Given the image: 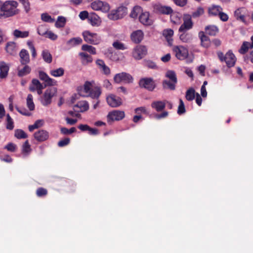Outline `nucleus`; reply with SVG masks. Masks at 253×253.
Here are the masks:
<instances>
[{"label": "nucleus", "mask_w": 253, "mask_h": 253, "mask_svg": "<svg viewBox=\"0 0 253 253\" xmlns=\"http://www.w3.org/2000/svg\"><path fill=\"white\" fill-rule=\"evenodd\" d=\"M175 57L179 60H184L186 59L189 55L188 49L182 45H175L172 48Z\"/></svg>", "instance_id": "obj_6"}, {"label": "nucleus", "mask_w": 253, "mask_h": 253, "mask_svg": "<svg viewBox=\"0 0 253 253\" xmlns=\"http://www.w3.org/2000/svg\"><path fill=\"white\" fill-rule=\"evenodd\" d=\"M6 52L10 55H14L16 53L17 47L15 42H10L7 43L5 47Z\"/></svg>", "instance_id": "obj_23"}, {"label": "nucleus", "mask_w": 253, "mask_h": 253, "mask_svg": "<svg viewBox=\"0 0 253 253\" xmlns=\"http://www.w3.org/2000/svg\"><path fill=\"white\" fill-rule=\"evenodd\" d=\"M39 75L40 79L45 83V85L54 86L57 85V81L49 77V76L45 72L43 71H40Z\"/></svg>", "instance_id": "obj_13"}, {"label": "nucleus", "mask_w": 253, "mask_h": 253, "mask_svg": "<svg viewBox=\"0 0 253 253\" xmlns=\"http://www.w3.org/2000/svg\"><path fill=\"white\" fill-rule=\"evenodd\" d=\"M60 130L61 133L64 134H69L75 132L76 129L74 127H71L70 129H68L66 127H61Z\"/></svg>", "instance_id": "obj_54"}, {"label": "nucleus", "mask_w": 253, "mask_h": 253, "mask_svg": "<svg viewBox=\"0 0 253 253\" xmlns=\"http://www.w3.org/2000/svg\"><path fill=\"white\" fill-rule=\"evenodd\" d=\"M35 139L39 142H42L47 140L49 137L48 132L45 130H40L34 134Z\"/></svg>", "instance_id": "obj_15"}, {"label": "nucleus", "mask_w": 253, "mask_h": 253, "mask_svg": "<svg viewBox=\"0 0 253 253\" xmlns=\"http://www.w3.org/2000/svg\"><path fill=\"white\" fill-rule=\"evenodd\" d=\"M31 151V145L29 144L28 140H26L22 145V153L26 156L30 153Z\"/></svg>", "instance_id": "obj_38"}, {"label": "nucleus", "mask_w": 253, "mask_h": 253, "mask_svg": "<svg viewBox=\"0 0 253 253\" xmlns=\"http://www.w3.org/2000/svg\"><path fill=\"white\" fill-rule=\"evenodd\" d=\"M13 36L16 38H26L29 36V31H22L19 30V29H15L12 32Z\"/></svg>", "instance_id": "obj_25"}, {"label": "nucleus", "mask_w": 253, "mask_h": 253, "mask_svg": "<svg viewBox=\"0 0 253 253\" xmlns=\"http://www.w3.org/2000/svg\"><path fill=\"white\" fill-rule=\"evenodd\" d=\"M65 70L62 68L60 67L57 69H54L50 70L49 74L53 77L58 78L63 76L64 74Z\"/></svg>", "instance_id": "obj_33"}, {"label": "nucleus", "mask_w": 253, "mask_h": 253, "mask_svg": "<svg viewBox=\"0 0 253 253\" xmlns=\"http://www.w3.org/2000/svg\"><path fill=\"white\" fill-rule=\"evenodd\" d=\"M204 12V9L203 8H201V7H199L198 8H197V10L195 12H194L193 13H192V16L194 17H198L201 15H202Z\"/></svg>", "instance_id": "obj_62"}, {"label": "nucleus", "mask_w": 253, "mask_h": 253, "mask_svg": "<svg viewBox=\"0 0 253 253\" xmlns=\"http://www.w3.org/2000/svg\"><path fill=\"white\" fill-rule=\"evenodd\" d=\"M70 141V139L69 138H65L63 139L60 140L58 143V145L59 147H64L67 145Z\"/></svg>", "instance_id": "obj_59"}, {"label": "nucleus", "mask_w": 253, "mask_h": 253, "mask_svg": "<svg viewBox=\"0 0 253 253\" xmlns=\"http://www.w3.org/2000/svg\"><path fill=\"white\" fill-rule=\"evenodd\" d=\"M126 14V8L124 6H120L116 10H112L108 16L110 19L115 20L122 18Z\"/></svg>", "instance_id": "obj_8"}, {"label": "nucleus", "mask_w": 253, "mask_h": 253, "mask_svg": "<svg viewBox=\"0 0 253 253\" xmlns=\"http://www.w3.org/2000/svg\"><path fill=\"white\" fill-rule=\"evenodd\" d=\"M90 7L93 10L100 11L103 13H107L110 9V6L108 2L100 0H96L92 2Z\"/></svg>", "instance_id": "obj_5"}, {"label": "nucleus", "mask_w": 253, "mask_h": 253, "mask_svg": "<svg viewBox=\"0 0 253 253\" xmlns=\"http://www.w3.org/2000/svg\"><path fill=\"white\" fill-rule=\"evenodd\" d=\"M151 107L157 112H161L165 108L166 102L162 101H155L152 103Z\"/></svg>", "instance_id": "obj_26"}, {"label": "nucleus", "mask_w": 253, "mask_h": 253, "mask_svg": "<svg viewBox=\"0 0 253 253\" xmlns=\"http://www.w3.org/2000/svg\"><path fill=\"white\" fill-rule=\"evenodd\" d=\"M166 76L169 78L171 82H174V83H176L177 79L174 72L169 71L167 72Z\"/></svg>", "instance_id": "obj_52"}, {"label": "nucleus", "mask_w": 253, "mask_h": 253, "mask_svg": "<svg viewBox=\"0 0 253 253\" xmlns=\"http://www.w3.org/2000/svg\"><path fill=\"white\" fill-rule=\"evenodd\" d=\"M42 55L43 60L47 63H50L52 61V57L48 50L45 49L42 51Z\"/></svg>", "instance_id": "obj_40"}, {"label": "nucleus", "mask_w": 253, "mask_h": 253, "mask_svg": "<svg viewBox=\"0 0 253 253\" xmlns=\"http://www.w3.org/2000/svg\"><path fill=\"white\" fill-rule=\"evenodd\" d=\"M43 86L42 84L37 79H33L32 81V84L29 87V89L31 91H35L36 89Z\"/></svg>", "instance_id": "obj_41"}, {"label": "nucleus", "mask_w": 253, "mask_h": 253, "mask_svg": "<svg viewBox=\"0 0 253 253\" xmlns=\"http://www.w3.org/2000/svg\"><path fill=\"white\" fill-rule=\"evenodd\" d=\"M142 12V8L139 6H135L132 10L130 14V16L133 18H136L138 16V14H141Z\"/></svg>", "instance_id": "obj_42"}, {"label": "nucleus", "mask_w": 253, "mask_h": 253, "mask_svg": "<svg viewBox=\"0 0 253 253\" xmlns=\"http://www.w3.org/2000/svg\"><path fill=\"white\" fill-rule=\"evenodd\" d=\"M101 94V88L98 86L93 87L91 91L87 94V96H89L93 99H98Z\"/></svg>", "instance_id": "obj_27"}, {"label": "nucleus", "mask_w": 253, "mask_h": 253, "mask_svg": "<svg viewBox=\"0 0 253 253\" xmlns=\"http://www.w3.org/2000/svg\"><path fill=\"white\" fill-rule=\"evenodd\" d=\"M23 5L24 10L26 13H28L30 10V3L28 0H18Z\"/></svg>", "instance_id": "obj_53"}, {"label": "nucleus", "mask_w": 253, "mask_h": 253, "mask_svg": "<svg viewBox=\"0 0 253 253\" xmlns=\"http://www.w3.org/2000/svg\"><path fill=\"white\" fill-rule=\"evenodd\" d=\"M174 2L177 5L181 7L185 6L187 2V0H173Z\"/></svg>", "instance_id": "obj_63"}, {"label": "nucleus", "mask_w": 253, "mask_h": 253, "mask_svg": "<svg viewBox=\"0 0 253 253\" xmlns=\"http://www.w3.org/2000/svg\"><path fill=\"white\" fill-rule=\"evenodd\" d=\"M130 38L133 42L135 43H139L144 38V33L142 31L138 30L131 33Z\"/></svg>", "instance_id": "obj_16"}, {"label": "nucleus", "mask_w": 253, "mask_h": 253, "mask_svg": "<svg viewBox=\"0 0 253 253\" xmlns=\"http://www.w3.org/2000/svg\"><path fill=\"white\" fill-rule=\"evenodd\" d=\"M48 30L43 25L40 26L37 29V32L39 35L42 36H45Z\"/></svg>", "instance_id": "obj_55"}, {"label": "nucleus", "mask_w": 253, "mask_h": 253, "mask_svg": "<svg viewBox=\"0 0 253 253\" xmlns=\"http://www.w3.org/2000/svg\"><path fill=\"white\" fill-rule=\"evenodd\" d=\"M94 84V82L93 81L92 82H88L86 81L85 82L84 85V91L85 93L86 94H88V92H89L92 88H93L92 85L93 84Z\"/></svg>", "instance_id": "obj_49"}, {"label": "nucleus", "mask_w": 253, "mask_h": 253, "mask_svg": "<svg viewBox=\"0 0 253 253\" xmlns=\"http://www.w3.org/2000/svg\"><path fill=\"white\" fill-rule=\"evenodd\" d=\"M5 148L10 152H14L16 148V145L12 143H8L5 146Z\"/></svg>", "instance_id": "obj_64"}, {"label": "nucleus", "mask_w": 253, "mask_h": 253, "mask_svg": "<svg viewBox=\"0 0 253 253\" xmlns=\"http://www.w3.org/2000/svg\"><path fill=\"white\" fill-rule=\"evenodd\" d=\"M57 94V88L50 87L46 89L43 95L40 98L41 104L44 106L50 105L52 102V98Z\"/></svg>", "instance_id": "obj_3"}, {"label": "nucleus", "mask_w": 253, "mask_h": 253, "mask_svg": "<svg viewBox=\"0 0 253 253\" xmlns=\"http://www.w3.org/2000/svg\"><path fill=\"white\" fill-rule=\"evenodd\" d=\"M83 42L82 39L80 37L73 38L67 41V44L71 47L80 44Z\"/></svg>", "instance_id": "obj_37"}, {"label": "nucleus", "mask_w": 253, "mask_h": 253, "mask_svg": "<svg viewBox=\"0 0 253 253\" xmlns=\"http://www.w3.org/2000/svg\"><path fill=\"white\" fill-rule=\"evenodd\" d=\"M45 37L50 39L52 41L56 40L58 38L57 35L51 31H48Z\"/></svg>", "instance_id": "obj_58"}, {"label": "nucleus", "mask_w": 253, "mask_h": 253, "mask_svg": "<svg viewBox=\"0 0 253 253\" xmlns=\"http://www.w3.org/2000/svg\"><path fill=\"white\" fill-rule=\"evenodd\" d=\"M217 56L221 62H225L228 68L234 66L236 62V57L231 50H228L225 54L221 51L217 52Z\"/></svg>", "instance_id": "obj_2"}, {"label": "nucleus", "mask_w": 253, "mask_h": 253, "mask_svg": "<svg viewBox=\"0 0 253 253\" xmlns=\"http://www.w3.org/2000/svg\"><path fill=\"white\" fill-rule=\"evenodd\" d=\"M82 49L84 51H88L90 54L93 55L96 54V48L91 45L83 44L82 46Z\"/></svg>", "instance_id": "obj_47"}, {"label": "nucleus", "mask_w": 253, "mask_h": 253, "mask_svg": "<svg viewBox=\"0 0 253 253\" xmlns=\"http://www.w3.org/2000/svg\"><path fill=\"white\" fill-rule=\"evenodd\" d=\"M182 33L180 35V40L184 42H187L192 39V35L190 33L185 32H182Z\"/></svg>", "instance_id": "obj_45"}, {"label": "nucleus", "mask_w": 253, "mask_h": 253, "mask_svg": "<svg viewBox=\"0 0 253 253\" xmlns=\"http://www.w3.org/2000/svg\"><path fill=\"white\" fill-rule=\"evenodd\" d=\"M41 19L45 22L53 23L55 20L47 13H43L41 14Z\"/></svg>", "instance_id": "obj_50"}, {"label": "nucleus", "mask_w": 253, "mask_h": 253, "mask_svg": "<svg viewBox=\"0 0 253 253\" xmlns=\"http://www.w3.org/2000/svg\"><path fill=\"white\" fill-rule=\"evenodd\" d=\"M208 11L211 16H217L222 11V8L218 5H212L209 8Z\"/></svg>", "instance_id": "obj_31"}, {"label": "nucleus", "mask_w": 253, "mask_h": 253, "mask_svg": "<svg viewBox=\"0 0 253 253\" xmlns=\"http://www.w3.org/2000/svg\"><path fill=\"white\" fill-rule=\"evenodd\" d=\"M182 15L177 12H172L170 15V19L172 23L175 25H179L181 24Z\"/></svg>", "instance_id": "obj_30"}, {"label": "nucleus", "mask_w": 253, "mask_h": 253, "mask_svg": "<svg viewBox=\"0 0 253 253\" xmlns=\"http://www.w3.org/2000/svg\"><path fill=\"white\" fill-rule=\"evenodd\" d=\"M47 194V190L43 188H40L37 190V195L39 197H42L46 195Z\"/></svg>", "instance_id": "obj_61"}, {"label": "nucleus", "mask_w": 253, "mask_h": 253, "mask_svg": "<svg viewBox=\"0 0 253 253\" xmlns=\"http://www.w3.org/2000/svg\"><path fill=\"white\" fill-rule=\"evenodd\" d=\"M195 97V91L194 88H190L186 92L185 97L188 101L193 100Z\"/></svg>", "instance_id": "obj_44"}, {"label": "nucleus", "mask_w": 253, "mask_h": 253, "mask_svg": "<svg viewBox=\"0 0 253 253\" xmlns=\"http://www.w3.org/2000/svg\"><path fill=\"white\" fill-rule=\"evenodd\" d=\"M79 55L83 64L87 65L92 62V57L87 53L85 52H80Z\"/></svg>", "instance_id": "obj_28"}, {"label": "nucleus", "mask_w": 253, "mask_h": 253, "mask_svg": "<svg viewBox=\"0 0 253 253\" xmlns=\"http://www.w3.org/2000/svg\"><path fill=\"white\" fill-rule=\"evenodd\" d=\"M159 11L162 14H169L172 13V9L169 6H161L159 8Z\"/></svg>", "instance_id": "obj_51"}, {"label": "nucleus", "mask_w": 253, "mask_h": 253, "mask_svg": "<svg viewBox=\"0 0 253 253\" xmlns=\"http://www.w3.org/2000/svg\"><path fill=\"white\" fill-rule=\"evenodd\" d=\"M66 23V19L65 17L59 16L57 17L55 24V26L57 28H63L65 26Z\"/></svg>", "instance_id": "obj_39"}, {"label": "nucleus", "mask_w": 253, "mask_h": 253, "mask_svg": "<svg viewBox=\"0 0 253 253\" xmlns=\"http://www.w3.org/2000/svg\"><path fill=\"white\" fill-rule=\"evenodd\" d=\"M89 16L88 12L86 10L80 12L79 15L80 18L82 20H84L87 18L88 19Z\"/></svg>", "instance_id": "obj_60"}, {"label": "nucleus", "mask_w": 253, "mask_h": 253, "mask_svg": "<svg viewBox=\"0 0 253 253\" xmlns=\"http://www.w3.org/2000/svg\"><path fill=\"white\" fill-rule=\"evenodd\" d=\"M125 112L123 111L115 110L110 112L107 115L109 121H119L125 117Z\"/></svg>", "instance_id": "obj_14"}, {"label": "nucleus", "mask_w": 253, "mask_h": 253, "mask_svg": "<svg viewBox=\"0 0 253 253\" xmlns=\"http://www.w3.org/2000/svg\"><path fill=\"white\" fill-rule=\"evenodd\" d=\"M139 85L149 91H153L156 87L155 83L151 78H145L140 79Z\"/></svg>", "instance_id": "obj_11"}, {"label": "nucleus", "mask_w": 253, "mask_h": 253, "mask_svg": "<svg viewBox=\"0 0 253 253\" xmlns=\"http://www.w3.org/2000/svg\"><path fill=\"white\" fill-rule=\"evenodd\" d=\"M9 69V66L4 62H0V78H5L8 75Z\"/></svg>", "instance_id": "obj_22"}, {"label": "nucleus", "mask_w": 253, "mask_h": 253, "mask_svg": "<svg viewBox=\"0 0 253 253\" xmlns=\"http://www.w3.org/2000/svg\"><path fill=\"white\" fill-rule=\"evenodd\" d=\"M26 105L29 110H34L35 106L33 101V97L31 94H29L27 97Z\"/></svg>", "instance_id": "obj_36"}, {"label": "nucleus", "mask_w": 253, "mask_h": 253, "mask_svg": "<svg viewBox=\"0 0 253 253\" xmlns=\"http://www.w3.org/2000/svg\"><path fill=\"white\" fill-rule=\"evenodd\" d=\"M140 22L143 25L146 26L151 25L153 24V20L150 18L148 12H142L139 17Z\"/></svg>", "instance_id": "obj_18"}, {"label": "nucleus", "mask_w": 253, "mask_h": 253, "mask_svg": "<svg viewBox=\"0 0 253 253\" xmlns=\"http://www.w3.org/2000/svg\"><path fill=\"white\" fill-rule=\"evenodd\" d=\"M88 20L92 26L98 27L101 23L100 18L94 12H92L89 14Z\"/></svg>", "instance_id": "obj_19"}, {"label": "nucleus", "mask_w": 253, "mask_h": 253, "mask_svg": "<svg viewBox=\"0 0 253 253\" xmlns=\"http://www.w3.org/2000/svg\"><path fill=\"white\" fill-rule=\"evenodd\" d=\"M199 37L201 40V45L206 48H209L211 45V41L208 37L205 35L204 32L201 31L199 33Z\"/></svg>", "instance_id": "obj_21"}, {"label": "nucleus", "mask_w": 253, "mask_h": 253, "mask_svg": "<svg viewBox=\"0 0 253 253\" xmlns=\"http://www.w3.org/2000/svg\"><path fill=\"white\" fill-rule=\"evenodd\" d=\"M74 107L75 108H78L79 109V112H83L88 109L89 105L88 102L86 101H80L74 106Z\"/></svg>", "instance_id": "obj_29"}, {"label": "nucleus", "mask_w": 253, "mask_h": 253, "mask_svg": "<svg viewBox=\"0 0 253 253\" xmlns=\"http://www.w3.org/2000/svg\"><path fill=\"white\" fill-rule=\"evenodd\" d=\"M20 62L22 65H26L30 61V57L28 51L25 49L21 50L19 53Z\"/></svg>", "instance_id": "obj_24"}, {"label": "nucleus", "mask_w": 253, "mask_h": 253, "mask_svg": "<svg viewBox=\"0 0 253 253\" xmlns=\"http://www.w3.org/2000/svg\"><path fill=\"white\" fill-rule=\"evenodd\" d=\"M14 136L17 139H24L28 137V135L21 129H17L15 130Z\"/></svg>", "instance_id": "obj_43"}, {"label": "nucleus", "mask_w": 253, "mask_h": 253, "mask_svg": "<svg viewBox=\"0 0 253 253\" xmlns=\"http://www.w3.org/2000/svg\"><path fill=\"white\" fill-rule=\"evenodd\" d=\"M18 5L17 2L14 0L5 1L1 7V12L2 13H0V18L2 16L10 17L18 13Z\"/></svg>", "instance_id": "obj_1"}, {"label": "nucleus", "mask_w": 253, "mask_h": 253, "mask_svg": "<svg viewBox=\"0 0 253 253\" xmlns=\"http://www.w3.org/2000/svg\"><path fill=\"white\" fill-rule=\"evenodd\" d=\"M114 81L117 84H119L121 82L129 84L132 82L133 78L128 73L126 72H122L117 74L114 76Z\"/></svg>", "instance_id": "obj_9"}, {"label": "nucleus", "mask_w": 253, "mask_h": 253, "mask_svg": "<svg viewBox=\"0 0 253 253\" xmlns=\"http://www.w3.org/2000/svg\"><path fill=\"white\" fill-rule=\"evenodd\" d=\"M43 125V121L42 120L36 121L35 123L32 125H30L28 127L30 131H32L35 129L41 127Z\"/></svg>", "instance_id": "obj_46"}, {"label": "nucleus", "mask_w": 253, "mask_h": 253, "mask_svg": "<svg viewBox=\"0 0 253 253\" xmlns=\"http://www.w3.org/2000/svg\"><path fill=\"white\" fill-rule=\"evenodd\" d=\"M175 84L176 83H174V82H170L168 81H165L163 83L164 87H167L171 90H174L175 89Z\"/></svg>", "instance_id": "obj_57"}, {"label": "nucleus", "mask_w": 253, "mask_h": 253, "mask_svg": "<svg viewBox=\"0 0 253 253\" xmlns=\"http://www.w3.org/2000/svg\"><path fill=\"white\" fill-rule=\"evenodd\" d=\"M173 31L171 29H166L163 31V35L165 38L169 46H171L173 44Z\"/></svg>", "instance_id": "obj_20"}, {"label": "nucleus", "mask_w": 253, "mask_h": 253, "mask_svg": "<svg viewBox=\"0 0 253 253\" xmlns=\"http://www.w3.org/2000/svg\"><path fill=\"white\" fill-rule=\"evenodd\" d=\"M185 112V106L183 101L182 99H179V105L178 108L177 113L179 115L182 114Z\"/></svg>", "instance_id": "obj_56"}, {"label": "nucleus", "mask_w": 253, "mask_h": 253, "mask_svg": "<svg viewBox=\"0 0 253 253\" xmlns=\"http://www.w3.org/2000/svg\"><path fill=\"white\" fill-rule=\"evenodd\" d=\"M82 35L84 40L90 44L97 45L101 41V37L96 33H92L89 31H85L83 32Z\"/></svg>", "instance_id": "obj_4"}, {"label": "nucleus", "mask_w": 253, "mask_h": 253, "mask_svg": "<svg viewBox=\"0 0 253 253\" xmlns=\"http://www.w3.org/2000/svg\"><path fill=\"white\" fill-rule=\"evenodd\" d=\"M112 45L115 49L117 50H125L127 49L126 46L124 43L118 40L115 41L113 43Z\"/></svg>", "instance_id": "obj_48"}, {"label": "nucleus", "mask_w": 253, "mask_h": 253, "mask_svg": "<svg viewBox=\"0 0 253 253\" xmlns=\"http://www.w3.org/2000/svg\"><path fill=\"white\" fill-rule=\"evenodd\" d=\"M193 24L191 16L189 14H184L183 16V23L179 28V32H185L192 29Z\"/></svg>", "instance_id": "obj_10"}, {"label": "nucleus", "mask_w": 253, "mask_h": 253, "mask_svg": "<svg viewBox=\"0 0 253 253\" xmlns=\"http://www.w3.org/2000/svg\"><path fill=\"white\" fill-rule=\"evenodd\" d=\"M17 70V75L19 77H21L28 75L31 71V68L29 66L26 65V64L25 65L24 67L22 68L18 67Z\"/></svg>", "instance_id": "obj_34"}, {"label": "nucleus", "mask_w": 253, "mask_h": 253, "mask_svg": "<svg viewBox=\"0 0 253 253\" xmlns=\"http://www.w3.org/2000/svg\"><path fill=\"white\" fill-rule=\"evenodd\" d=\"M147 53V48L146 46L138 45L132 50V56L137 60L142 59Z\"/></svg>", "instance_id": "obj_7"}, {"label": "nucleus", "mask_w": 253, "mask_h": 253, "mask_svg": "<svg viewBox=\"0 0 253 253\" xmlns=\"http://www.w3.org/2000/svg\"><path fill=\"white\" fill-rule=\"evenodd\" d=\"M106 101L110 106L114 108L118 107L123 103L122 98L113 94L108 95L106 97Z\"/></svg>", "instance_id": "obj_12"}, {"label": "nucleus", "mask_w": 253, "mask_h": 253, "mask_svg": "<svg viewBox=\"0 0 253 253\" xmlns=\"http://www.w3.org/2000/svg\"><path fill=\"white\" fill-rule=\"evenodd\" d=\"M5 127L8 130H12L14 127V121L9 114L6 115Z\"/></svg>", "instance_id": "obj_35"}, {"label": "nucleus", "mask_w": 253, "mask_h": 253, "mask_svg": "<svg viewBox=\"0 0 253 253\" xmlns=\"http://www.w3.org/2000/svg\"><path fill=\"white\" fill-rule=\"evenodd\" d=\"M205 29L206 34L212 36H215L219 31L218 27L215 25L207 26Z\"/></svg>", "instance_id": "obj_32"}, {"label": "nucleus", "mask_w": 253, "mask_h": 253, "mask_svg": "<svg viewBox=\"0 0 253 253\" xmlns=\"http://www.w3.org/2000/svg\"><path fill=\"white\" fill-rule=\"evenodd\" d=\"M251 43L247 41L243 42L241 47L239 49V52L241 54H245L250 49L253 48V35L251 37Z\"/></svg>", "instance_id": "obj_17"}]
</instances>
